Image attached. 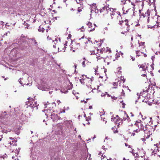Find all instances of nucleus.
<instances>
[{"label":"nucleus","mask_w":160,"mask_h":160,"mask_svg":"<svg viewBox=\"0 0 160 160\" xmlns=\"http://www.w3.org/2000/svg\"><path fill=\"white\" fill-rule=\"evenodd\" d=\"M44 104L45 108L48 107L47 106L48 105V107L49 108V109H48L47 110H42L43 112H45V114L47 118L48 117V115H49L51 113L50 115L51 118L52 120L53 121H56L60 118L59 117L58 115V112L53 110L52 109H52H51V107L50 106L52 104H50V103L48 102H47V103L46 104Z\"/></svg>","instance_id":"obj_1"},{"label":"nucleus","mask_w":160,"mask_h":160,"mask_svg":"<svg viewBox=\"0 0 160 160\" xmlns=\"http://www.w3.org/2000/svg\"><path fill=\"white\" fill-rule=\"evenodd\" d=\"M135 125L138 127V129L134 130L133 131L134 132H141L142 133H144V138H148L149 137L150 134V133L149 135L148 134V131L147 130L146 127L143 126L141 122V121L139 120L138 121H137Z\"/></svg>","instance_id":"obj_2"},{"label":"nucleus","mask_w":160,"mask_h":160,"mask_svg":"<svg viewBox=\"0 0 160 160\" xmlns=\"http://www.w3.org/2000/svg\"><path fill=\"white\" fill-rule=\"evenodd\" d=\"M50 87L48 81L45 79L42 81L41 85L38 86V88L42 91H46L50 88Z\"/></svg>","instance_id":"obj_3"},{"label":"nucleus","mask_w":160,"mask_h":160,"mask_svg":"<svg viewBox=\"0 0 160 160\" xmlns=\"http://www.w3.org/2000/svg\"><path fill=\"white\" fill-rule=\"evenodd\" d=\"M28 100V101L26 102L28 107H30L32 108H36V109H37L38 104H37V102L31 98H29Z\"/></svg>","instance_id":"obj_4"},{"label":"nucleus","mask_w":160,"mask_h":160,"mask_svg":"<svg viewBox=\"0 0 160 160\" xmlns=\"http://www.w3.org/2000/svg\"><path fill=\"white\" fill-rule=\"evenodd\" d=\"M108 6V5L104 6L101 10L102 12H106L110 16H112V14L114 12V11H116V9L109 8Z\"/></svg>","instance_id":"obj_5"},{"label":"nucleus","mask_w":160,"mask_h":160,"mask_svg":"<svg viewBox=\"0 0 160 160\" xmlns=\"http://www.w3.org/2000/svg\"><path fill=\"white\" fill-rule=\"evenodd\" d=\"M128 20L127 19L124 21H119V24L121 26H122L124 28H127V31H129L130 26L128 24Z\"/></svg>","instance_id":"obj_6"},{"label":"nucleus","mask_w":160,"mask_h":160,"mask_svg":"<svg viewBox=\"0 0 160 160\" xmlns=\"http://www.w3.org/2000/svg\"><path fill=\"white\" fill-rule=\"evenodd\" d=\"M60 39L59 38H55L54 40H52V44H53V47L54 48H56L57 45V47L59 49V48L58 47V45L60 42Z\"/></svg>","instance_id":"obj_7"},{"label":"nucleus","mask_w":160,"mask_h":160,"mask_svg":"<svg viewBox=\"0 0 160 160\" xmlns=\"http://www.w3.org/2000/svg\"><path fill=\"white\" fill-rule=\"evenodd\" d=\"M87 25L88 27V31L89 32H91L94 30L96 26L95 24H92V23L89 22L87 24Z\"/></svg>","instance_id":"obj_8"},{"label":"nucleus","mask_w":160,"mask_h":160,"mask_svg":"<svg viewBox=\"0 0 160 160\" xmlns=\"http://www.w3.org/2000/svg\"><path fill=\"white\" fill-rule=\"evenodd\" d=\"M111 52L110 49L108 47H107L106 48H101L99 52L101 53V54H102L103 53L107 52L110 53Z\"/></svg>","instance_id":"obj_9"},{"label":"nucleus","mask_w":160,"mask_h":160,"mask_svg":"<svg viewBox=\"0 0 160 160\" xmlns=\"http://www.w3.org/2000/svg\"><path fill=\"white\" fill-rule=\"evenodd\" d=\"M80 81L81 83L82 84H84L85 83H87V82H89V85L90 84L91 82L89 78H86L85 79H81L80 80Z\"/></svg>","instance_id":"obj_10"},{"label":"nucleus","mask_w":160,"mask_h":160,"mask_svg":"<svg viewBox=\"0 0 160 160\" xmlns=\"http://www.w3.org/2000/svg\"><path fill=\"white\" fill-rule=\"evenodd\" d=\"M117 16L118 18L119 17H120V13L119 12H116V11H114V12L112 14V16H110L111 19L114 18V16Z\"/></svg>","instance_id":"obj_11"},{"label":"nucleus","mask_w":160,"mask_h":160,"mask_svg":"<svg viewBox=\"0 0 160 160\" xmlns=\"http://www.w3.org/2000/svg\"><path fill=\"white\" fill-rule=\"evenodd\" d=\"M156 21H155L153 19H152L151 21V25H147L148 27V28H152L154 27H155V22Z\"/></svg>","instance_id":"obj_12"},{"label":"nucleus","mask_w":160,"mask_h":160,"mask_svg":"<svg viewBox=\"0 0 160 160\" xmlns=\"http://www.w3.org/2000/svg\"><path fill=\"white\" fill-rule=\"evenodd\" d=\"M98 52H99L96 53V54L97 56V58L98 59H102L105 62V58H103L102 55H101V53H99Z\"/></svg>","instance_id":"obj_13"},{"label":"nucleus","mask_w":160,"mask_h":160,"mask_svg":"<svg viewBox=\"0 0 160 160\" xmlns=\"http://www.w3.org/2000/svg\"><path fill=\"white\" fill-rule=\"evenodd\" d=\"M124 116L123 118V120H124L125 121H126L128 122H129L130 121V120L128 116L126 114V113L124 112Z\"/></svg>","instance_id":"obj_14"},{"label":"nucleus","mask_w":160,"mask_h":160,"mask_svg":"<svg viewBox=\"0 0 160 160\" xmlns=\"http://www.w3.org/2000/svg\"><path fill=\"white\" fill-rule=\"evenodd\" d=\"M122 120L120 118H118L117 120L115 121V123L117 126H118L119 125L121 124L122 123Z\"/></svg>","instance_id":"obj_15"},{"label":"nucleus","mask_w":160,"mask_h":160,"mask_svg":"<svg viewBox=\"0 0 160 160\" xmlns=\"http://www.w3.org/2000/svg\"><path fill=\"white\" fill-rule=\"evenodd\" d=\"M125 81V79L123 77H121V78H118V83L119 84H120V82H122L123 83H124Z\"/></svg>","instance_id":"obj_16"},{"label":"nucleus","mask_w":160,"mask_h":160,"mask_svg":"<svg viewBox=\"0 0 160 160\" xmlns=\"http://www.w3.org/2000/svg\"><path fill=\"white\" fill-rule=\"evenodd\" d=\"M138 44H139V47H141V48L144 49L145 47V42H138Z\"/></svg>","instance_id":"obj_17"},{"label":"nucleus","mask_w":160,"mask_h":160,"mask_svg":"<svg viewBox=\"0 0 160 160\" xmlns=\"http://www.w3.org/2000/svg\"><path fill=\"white\" fill-rule=\"evenodd\" d=\"M138 67L139 68H142V70L143 71L145 70L146 69V68H147V66H145V65L143 64H142V65H138Z\"/></svg>","instance_id":"obj_18"},{"label":"nucleus","mask_w":160,"mask_h":160,"mask_svg":"<svg viewBox=\"0 0 160 160\" xmlns=\"http://www.w3.org/2000/svg\"><path fill=\"white\" fill-rule=\"evenodd\" d=\"M90 82H91V83H90V85H89V82H87V83H85L86 84V86H87V87H88V88H91V89H92V88H91V82L93 80H92V79H90Z\"/></svg>","instance_id":"obj_19"},{"label":"nucleus","mask_w":160,"mask_h":160,"mask_svg":"<svg viewBox=\"0 0 160 160\" xmlns=\"http://www.w3.org/2000/svg\"><path fill=\"white\" fill-rule=\"evenodd\" d=\"M70 83V87L69 88H68V90H67L65 92H63L62 91V90H61V91L62 92H63V93H67L68 92V90H70V89H71L72 88H73L72 84L71 83Z\"/></svg>","instance_id":"obj_20"},{"label":"nucleus","mask_w":160,"mask_h":160,"mask_svg":"<svg viewBox=\"0 0 160 160\" xmlns=\"http://www.w3.org/2000/svg\"><path fill=\"white\" fill-rule=\"evenodd\" d=\"M143 153V155H141V158H143V157H144V160H148V158L147 157L145 156V152L143 151V150L141 151Z\"/></svg>","instance_id":"obj_21"},{"label":"nucleus","mask_w":160,"mask_h":160,"mask_svg":"<svg viewBox=\"0 0 160 160\" xmlns=\"http://www.w3.org/2000/svg\"><path fill=\"white\" fill-rule=\"evenodd\" d=\"M91 7V10H94L96 9V4H92Z\"/></svg>","instance_id":"obj_22"},{"label":"nucleus","mask_w":160,"mask_h":160,"mask_svg":"<svg viewBox=\"0 0 160 160\" xmlns=\"http://www.w3.org/2000/svg\"><path fill=\"white\" fill-rule=\"evenodd\" d=\"M45 29L43 27H42L41 26L39 27L38 29V31L39 32H44Z\"/></svg>","instance_id":"obj_23"},{"label":"nucleus","mask_w":160,"mask_h":160,"mask_svg":"<svg viewBox=\"0 0 160 160\" xmlns=\"http://www.w3.org/2000/svg\"><path fill=\"white\" fill-rule=\"evenodd\" d=\"M152 118H147V120L148 121L149 123L148 124H152Z\"/></svg>","instance_id":"obj_24"},{"label":"nucleus","mask_w":160,"mask_h":160,"mask_svg":"<svg viewBox=\"0 0 160 160\" xmlns=\"http://www.w3.org/2000/svg\"><path fill=\"white\" fill-rule=\"evenodd\" d=\"M130 10L129 9L128 10H127L126 11H125L124 9V7L122 8V11H123V14H126L127 13V12H128V11Z\"/></svg>","instance_id":"obj_25"},{"label":"nucleus","mask_w":160,"mask_h":160,"mask_svg":"<svg viewBox=\"0 0 160 160\" xmlns=\"http://www.w3.org/2000/svg\"><path fill=\"white\" fill-rule=\"evenodd\" d=\"M121 69V67H119L117 69V71H118V74H120V75L121 74V71H120Z\"/></svg>","instance_id":"obj_26"},{"label":"nucleus","mask_w":160,"mask_h":160,"mask_svg":"<svg viewBox=\"0 0 160 160\" xmlns=\"http://www.w3.org/2000/svg\"><path fill=\"white\" fill-rule=\"evenodd\" d=\"M136 52L137 56H140V52L139 50L136 51Z\"/></svg>","instance_id":"obj_27"},{"label":"nucleus","mask_w":160,"mask_h":160,"mask_svg":"<svg viewBox=\"0 0 160 160\" xmlns=\"http://www.w3.org/2000/svg\"><path fill=\"white\" fill-rule=\"evenodd\" d=\"M10 130L7 131V130H6L4 129H2V132L3 133H7L8 132H10Z\"/></svg>","instance_id":"obj_28"},{"label":"nucleus","mask_w":160,"mask_h":160,"mask_svg":"<svg viewBox=\"0 0 160 160\" xmlns=\"http://www.w3.org/2000/svg\"><path fill=\"white\" fill-rule=\"evenodd\" d=\"M115 128L113 127L112 128V129L113 130V132L114 133H116L118 132V130L117 129L115 130Z\"/></svg>","instance_id":"obj_29"},{"label":"nucleus","mask_w":160,"mask_h":160,"mask_svg":"<svg viewBox=\"0 0 160 160\" xmlns=\"http://www.w3.org/2000/svg\"><path fill=\"white\" fill-rule=\"evenodd\" d=\"M118 83V82H115L113 83V85L114 86V88H117Z\"/></svg>","instance_id":"obj_30"},{"label":"nucleus","mask_w":160,"mask_h":160,"mask_svg":"<svg viewBox=\"0 0 160 160\" xmlns=\"http://www.w3.org/2000/svg\"><path fill=\"white\" fill-rule=\"evenodd\" d=\"M76 2H77L78 3H80V5H81L82 3V0H75Z\"/></svg>","instance_id":"obj_31"},{"label":"nucleus","mask_w":160,"mask_h":160,"mask_svg":"<svg viewBox=\"0 0 160 160\" xmlns=\"http://www.w3.org/2000/svg\"><path fill=\"white\" fill-rule=\"evenodd\" d=\"M105 114V112H103V110H102V111L100 112V116H102V115H104Z\"/></svg>","instance_id":"obj_32"},{"label":"nucleus","mask_w":160,"mask_h":160,"mask_svg":"<svg viewBox=\"0 0 160 160\" xmlns=\"http://www.w3.org/2000/svg\"><path fill=\"white\" fill-rule=\"evenodd\" d=\"M100 89L101 88H100V87L98 86L97 88V92L98 93L101 92V90Z\"/></svg>","instance_id":"obj_33"},{"label":"nucleus","mask_w":160,"mask_h":160,"mask_svg":"<svg viewBox=\"0 0 160 160\" xmlns=\"http://www.w3.org/2000/svg\"><path fill=\"white\" fill-rule=\"evenodd\" d=\"M11 24H10V25H9L8 23H6L5 24V26L6 27L8 28V27L10 26V25Z\"/></svg>","instance_id":"obj_34"},{"label":"nucleus","mask_w":160,"mask_h":160,"mask_svg":"<svg viewBox=\"0 0 160 160\" xmlns=\"http://www.w3.org/2000/svg\"><path fill=\"white\" fill-rule=\"evenodd\" d=\"M107 92H105L104 93H102L101 94V97H102L105 96L106 95V94H107Z\"/></svg>","instance_id":"obj_35"},{"label":"nucleus","mask_w":160,"mask_h":160,"mask_svg":"<svg viewBox=\"0 0 160 160\" xmlns=\"http://www.w3.org/2000/svg\"><path fill=\"white\" fill-rule=\"evenodd\" d=\"M129 31H127V28H126V30H125V31L124 32H122L121 33L125 34L127 32H129Z\"/></svg>","instance_id":"obj_36"},{"label":"nucleus","mask_w":160,"mask_h":160,"mask_svg":"<svg viewBox=\"0 0 160 160\" xmlns=\"http://www.w3.org/2000/svg\"><path fill=\"white\" fill-rule=\"evenodd\" d=\"M121 95L122 96H124L125 93L124 92V91L123 89L122 90V92H121Z\"/></svg>","instance_id":"obj_37"},{"label":"nucleus","mask_w":160,"mask_h":160,"mask_svg":"<svg viewBox=\"0 0 160 160\" xmlns=\"http://www.w3.org/2000/svg\"><path fill=\"white\" fill-rule=\"evenodd\" d=\"M82 66L83 67H85L86 65H85V61H83L82 63Z\"/></svg>","instance_id":"obj_38"},{"label":"nucleus","mask_w":160,"mask_h":160,"mask_svg":"<svg viewBox=\"0 0 160 160\" xmlns=\"http://www.w3.org/2000/svg\"><path fill=\"white\" fill-rule=\"evenodd\" d=\"M111 98L112 99H114V100H116L117 99V98L116 97H115L114 96H111Z\"/></svg>","instance_id":"obj_39"},{"label":"nucleus","mask_w":160,"mask_h":160,"mask_svg":"<svg viewBox=\"0 0 160 160\" xmlns=\"http://www.w3.org/2000/svg\"><path fill=\"white\" fill-rule=\"evenodd\" d=\"M129 2V0H126L125 1H124V4H125L126 3H127V2Z\"/></svg>","instance_id":"obj_40"},{"label":"nucleus","mask_w":160,"mask_h":160,"mask_svg":"<svg viewBox=\"0 0 160 160\" xmlns=\"http://www.w3.org/2000/svg\"><path fill=\"white\" fill-rule=\"evenodd\" d=\"M130 57L131 58V59H132V61H134L135 60V58H133L131 56H130Z\"/></svg>","instance_id":"obj_41"},{"label":"nucleus","mask_w":160,"mask_h":160,"mask_svg":"<svg viewBox=\"0 0 160 160\" xmlns=\"http://www.w3.org/2000/svg\"><path fill=\"white\" fill-rule=\"evenodd\" d=\"M157 27H159V26H160V24H159V22H158V21H157Z\"/></svg>","instance_id":"obj_42"},{"label":"nucleus","mask_w":160,"mask_h":160,"mask_svg":"<svg viewBox=\"0 0 160 160\" xmlns=\"http://www.w3.org/2000/svg\"><path fill=\"white\" fill-rule=\"evenodd\" d=\"M94 70H95V74H97V72H98V71L96 68H95Z\"/></svg>","instance_id":"obj_43"},{"label":"nucleus","mask_w":160,"mask_h":160,"mask_svg":"<svg viewBox=\"0 0 160 160\" xmlns=\"http://www.w3.org/2000/svg\"><path fill=\"white\" fill-rule=\"evenodd\" d=\"M21 78H20V79H19L18 80V81L20 83V84L22 85V83L21 82Z\"/></svg>","instance_id":"obj_44"},{"label":"nucleus","mask_w":160,"mask_h":160,"mask_svg":"<svg viewBox=\"0 0 160 160\" xmlns=\"http://www.w3.org/2000/svg\"><path fill=\"white\" fill-rule=\"evenodd\" d=\"M105 157H106V156H105V155H104V156H103V155H102V156H101V159L102 160V159H104V158Z\"/></svg>","instance_id":"obj_45"},{"label":"nucleus","mask_w":160,"mask_h":160,"mask_svg":"<svg viewBox=\"0 0 160 160\" xmlns=\"http://www.w3.org/2000/svg\"><path fill=\"white\" fill-rule=\"evenodd\" d=\"M125 145L126 147H128V148H130V146L128 144L125 143Z\"/></svg>","instance_id":"obj_46"},{"label":"nucleus","mask_w":160,"mask_h":160,"mask_svg":"<svg viewBox=\"0 0 160 160\" xmlns=\"http://www.w3.org/2000/svg\"><path fill=\"white\" fill-rule=\"evenodd\" d=\"M71 50H72L73 52H74L75 51V50L73 49V47H71Z\"/></svg>","instance_id":"obj_47"},{"label":"nucleus","mask_w":160,"mask_h":160,"mask_svg":"<svg viewBox=\"0 0 160 160\" xmlns=\"http://www.w3.org/2000/svg\"><path fill=\"white\" fill-rule=\"evenodd\" d=\"M8 33L10 34V32H6L5 34H4V35H7Z\"/></svg>","instance_id":"obj_48"},{"label":"nucleus","mask_w":160,"mask_h":160,"mask_svg":"<svg viewBox=\"0 0 160 160\" xmlns=\"http://www.w3.org/2000/svg\"><path fill=\"white\" fill-rule=\"evenodd\" d=\"M133 151H134V150L132 149V151L131 152L130 151V152H131V153L133 154V155H134V152Z\"/></svg>","instance_id":"obj_49"},{"label":"nucleus","mask_w":160,"mask_h":160,"mask_svg":"<svg viewBox=\"0 0 160 160\" xmlns=\"http://www.w3.org/2000/svg\"><path fill=\"white\" fill-rule=\"evenodd\" d=\"M141 140L143 142H144L145 141V139L144 138H141Z\"/></svg>","instance_id":"obj_50"},{"label":"nucleus","mask_w":160,"mask_h":160,"mask_svg":"<svg viewBox=\"0 0 160 160\" xmlns=\"http://www.w3.org/2000/svg\"><path fill=\"white\" fill-rule=\"evenodd\" d=\"M103 121H105V123H106V122H107V121H106V120L105 119V118H103Z\"/></svg>","instance_id":"obj_51"},{"label":"nucleus","mask_w":160,"mask_h":160,"mask_svg":"<svg viewBox=\"0 0 160 160\" xmlns=\"http://www.w3.org/2000/svg\"><path fill=\"white\" fill-rule=\"evenodd\" d=\"M157 145H158V144H156V148H157V151H159V150H158V146H157Z\"/></svg>","instance_id":"obj_52"},{"label":"nucleus","mask_w":160,"mask_h":160,"mask_svg":"<svg viewBox=\"0 0 160 160\" xmlns=\"http://www.w3.org/2000/svg\"><path fill=\"white\" fill-rule=\"evenodd\" d=\"M115 118H114L112 117V118H111V121H114V119Z\"/></svg>","instance_id":"obj_53"},{"label":"nucleus","mask_w":160,"mask_h":160,"mask_svg":"<svg viewBox=\"0 0 160 160\" xmlns=\"http://www.w3.org/2000/svg\"><path fill=\"white\" fill-rule=\"evenodd\" d=\"M76 44L77 45H78V46H80V44L79 43H76Z\"/></svg>","instance_id":"obj_54"},{"label":"nucleus","mask_w":160,"mask_h":160,"mask_svg":"<svg viewBox=\"0 0 160 160\" xmlns=\"http://www.w3.org/2000/svg\"><path fill=\"white\" fill-rule=\"evenodd\" d=\"M92 108V106H89V109H91Z\"/></svg>","instance_id":"obj_55"},{"label":"nucleus","mask_w":160,"mask_h":160,"mask_svg":"<svg viewBox=\"0 0 160 160\" xmlns=\"http://www.w3.org/2000/svg\"><path fill=\"white\" fill-rule=\"evenodd\" d=\"M57 102H58V104H59V103H60L61 102L60 101H59V100H58V101Z\"/></svg>","instance_id":"obj_56"},{"label":"nucleus","mask_w":160,"mask_h":160,"mask_svg":"<svg viewBox=\"0 0 160 160\" xmlns=\"http://www.w3.org/2000/svg\"><path fill=\"white\" fill-rule=\"evenodd\" d=\"M104 29L106 31H107L108 30V28H107V27H106L105 28H104Z\"/></svg>","instance_id":"obj_57"},{"label":"nucleus","mask_w":160,"mask_h":160,"mask_svg":"<svg viewBox=\"0 0 160 160\" xmlns=\"http://www.w3.org/2000/svg\"><path fill=\"white\" fill-rule=\"evenodd\" d=\"M122 105H123L122 107L123 108H124V103H122Z\"/></svg>","instance_id":"obj_58"},{"label":"nucleus","mask_w":160,"mask_h":160,"mask_svg":"<svg viewBox=\"0 0 160 160\" xmlns=\"http://www.w3.org/2000/svg\"><path fill=\"white\" fill-rule=\"evenodd\" d=\"M135 135V133H134V132H133L132 133V135H133V136H134Z\"/></svg>","instance_id":"obj_59"},{"label":"nucleus","mask_w":160,"mask_h":160,"mask_svg":"<svg viewBox=\"0 0 160 160\" xmlns=\"http://www.w3.org/2000/svg\"><path fill=\"white\" fill-rule=\"evenodd\" d=\"M142 76L143 77H145L146 76V75L145 74H143L142 75Z\"/></svg>","instance_id":"obj_60"},{"label":"nucleus","mask_w":160,"mask_h":160,"mask_svg":"<svg viewBox=\"0 0 160 160\" xmlns=\"http://www.w3.org/2000/svg\"><path fill=\"white\" fill-rule=\"evenodd\" d=\"M75 92L74 91H73V92H72V93L73 94H75Z\"/></svg>","instance_id":"obj_61"},{"label":"nucleus","mask_w":160,"mask_h":160,"mask_svg":"<svg viewBox=\"0 0 160 160\" xmlns=\"http://www.w3.org/2000/svg\"><path fill=\"white\" fill-rule=\"evenodd\" d=\"M75 92L74 91H73V92H72V93L73 94H75Z\"/></svg>","instance_id":"obj_62"},{"label":"nucleus","mask_w":160,"mask_h":160,"mask_svg":"<svg viewBox=\"0 0 160 160\" xmlns=\"http://www.w3.org/2000/svg\"><path fill=\"white\" fill-rule=\"evenodd\" d=\"M74 67H75V69H76L77 68V65L76 64L74 65Z\"/></svg>","instance_id":"obj_63"},{"label":"nucleus","mask_w":160,"mask_h":160,"mask_svg":"<svg viewBox=\"0 0 160 160\" xmlns=\"http://www.w3.org/2000/svg\"><path fill=\"white\" fill-rule=\"evenodd\" d=\"M90 38H88V41H89V42H90Z\"/></svg>","instance_id":"obj_64"}]
</instances>
